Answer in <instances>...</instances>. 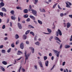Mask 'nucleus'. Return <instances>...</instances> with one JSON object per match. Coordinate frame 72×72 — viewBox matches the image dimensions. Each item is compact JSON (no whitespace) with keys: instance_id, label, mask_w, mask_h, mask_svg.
<instances>
[{"instance_id":"f257e3e1","label":"nucleus","mask_w":72,"mask_h":72,"mask_svg":"<svg viewBox=\"0 0 72 72\" xmlns=\"http://www.w3.org/2000/svg\"><path fill=\"white\" fill-rule=\"evenodd\" d=\"M29 8H30V9H29V11H31L32 10V13L35 16H37V14H36V13H37V12H36V11L34 10H31V9L32 8V6H31V5H30L29 6Z\"/></svg>"},{"instance_id":"f03ea898","label":"nucleus","mask_w":72,"mask_h":72,"mask_svg":"<svg viewBox=\"0 0 72 72\" xmlns=\"http://www.w3.org/2000/svg\"><path fill=\"white\" fill-rule=\"evenodd\" d=\"M24 54L25 57V63H26V60H28L30 55H29V54H27V51H25Z\"/></svg>"},{"instance_id":"7ed1b4c3","label":"nucleus","mask_w":72,"mask_h":72,"mask_svg":"<svg viewBox=\"0 0 72 72\" xmlns=\"http://www.w3.org/2000/svg\"><path fill=\"white\" fill-rule=\"evenodd\" d=\"M59 34L60 36H62V32L59 29H58V32H57L56 36H58Z\"/></svg>"},{"instance_id":"20e7f679","label":"nucleus","mask_w":72,"mask_h":72,"mask_svg":"<svg viewBox=\"0 0 72 72\" xmlns=\"http://www.w3.org/2000/svg\"><path fill=\"white\" fill-rule=\"evenodd\" d=\"M29 49H31V50L32 51V53H34V51L35 50H34V48H33L30 47Z\"/></svg>"},{"instance_id":"39448f33","label":"nucleus","mask_w":72,"mask_h":72,"mask_svg":"<svg viewBox=\"0 0 72 72\" xmlns=\"http://www.w3.org/2000/svg\"><path fill=\"white\" fill-rule=\"evenodd\" d=\"M20 48L22 49H23L24 48V46H23V43H21L20 45Z\"/></svg>"},{"instance_id":"423d86ee","label":"nucleus","mask_w":72,"mask_h":72,"mask_svg":"<svg viewBox=\"0 0 72 72\" xmlns=\"http://www.w3.org/2000/svg\"><path fill=\"white\" fill-rule=\"evenodd\" d=\"M55 40H58V41H59V42H61V40H60V39L58 38V37H55Z\"/></svg>"},{"instance_id":"0eeeda50","label":"nucleus","mask_w":72,"mask_h":72,"mask_svg":"<svg viewBox=\"0 0 72 72\" xmlns=\"http://www.w3.org/2000/svg\"><path fill=\"white\" fill-rule=\"evenodd\" d=\"M23 54L22 52L20 51H18L17 53V55H21V54Z\"/></svg>"},{"instance_id":"6e6552de","label":"nucleus","mask_w":72,"mask_h":72,"mask_svg":"<svg viewBox=\"0 0 72 72\" xmlns=\"http://www.w3.org/2000/svg\"><path fill=\"white\" fill-rule=\"evenodd\" d=\"M18 26L19 27V28L20 29H21L22 28V26H21V25L19 23H18L17 24Z\"/></svg>"},{"instance_id":"1a4fd4ad","label":"nucleus","mask_w":72,"mask_h":72,"mask_svg":"<svg viewBox=\"0 0 72 72\" xmlns=\"http://www.w3.org/2000/svg\"><path fill=\"white\" fill-rule=\"evenodd\" d=\"M66 26L67 28H69L71 26V24L68 22Z\"/></svg>"},{"instance_id":"9d476101","label":"nucleus","mask_w":72,"mask_h":72,"mask_svg":"<svg viewBox=\"0 0 72 72\" xmlns=\"http://www.w3.org/2000/svg\"><path fill=\"white\" fill-rule=\"evenodd\" d=\"M39 10L41 12H45V10L44 9H41V8H40Z\"/></svg>"},{"instance_id":"9b49d317","label":"nucleus","mask_w":72,"mask_h":72,"mask_svg":"<svg viewBox=\"0 0 72 72\" xmlns=\"http://www.w3.org/2000/svg\"><path fill=\"white\" fill-rule=\"evenodd\" d=\"M45 64L46 66L48 67V64H49V61H46L45 62Z\"/></svg>"},{"instance_id":"f8f14e48","label":"nucleus","mask_w":72,"mask_h":72,"mask_svg":"<svg viewBox=\"0 0 72 72\" xmlns=\"http://www.w3.org/2000/svg\"><path fill=\"white\" fill-rule=\"evenodd\" d=\"M39 63L41 67L42 68L43 67H42V63H41V62L40 61H39Z\"/></svg>"},{"instance_id":"ddd939ff","label":"nucleus","mask_w":72,"mask_h":72,"mask_svg":"<svg viewBox=\"0 0 72 72\" xmlns=\"http://www.w3.org/2000/svg\"><path fill=\"white\" fill-rule=\"evenodd\" d=\"M66 7H67V8H71V6H69V5H68V4L67 3H66Z\"/></svg>"},{"instance_id":"4468645a","label":"nucleus","mask_w":72,"mask_h":72,"mask_svg":"<svg viewBox=\"0 0 72 72\" xmlns=\"http://www.w3.org/2000/svg\"><path fill=\"white\" fill-rule=\"evenodd\" d=\"M47 30L49 33H51V32H52V31H51V30L50 29H49V28H48L47 29Z\"/></svg>"},{"instance_id":"2eb2a0df","label":"nucleus","mask_w":72,"mask_h":72,"mask_svg":"<svg viewBox=\"0 0 72 72\" xmlns=\"http://www.w3.org/2000/svg\"><path fill=\"white\" fill-rule=\"evenodd\" d=\"M30 17L31 18H32L33 19V20H35V18L33 16H32V15H30Z\"/></svg>"},{"instance_id":"dca6fc26","label":"nucleus","mask_w":72,"mask_h":72,"mask_svg":"<svg viewBox=\"0 0 72 72\" xmlns=\"http://www.w3.org/2000/svg\"><path fill=\"white\" fill-rule=\"evenodd\" d=\"M38 22L39 24H42V22L41 21H40V20H38Z\"/></svg>"},{"instance_id":"f3484780","label":"nucleus","mask_w":72,"mask_h":72,"mask_svg":"<svg viewBox=\"0 0 72 72\" xmlns=\"http://www.w3.org/2000/svg\"><path fill=\"white\" fill-rule=\"evenodd\" d=\"M60 53V52L58 51L57 53H56V55L57 57H59V53Z\"/></svg>"},{"instance_id":"a211bd4d","label":"nucleus","mask_w":72,"mask_h":72,"mask_svg":"<svg viewBox=\"0 0 72 72\" xmlns=\"http://www.w3.org/2000/svg\"><path fill=\"white\" fill-rule=\"evenodd\" d=\"M24 12L25 13H27L28 12V10L27 9H26L24 10Z\"/></svg>"},{"instance_id":"6ab92c4d","label":"nucleus","mask_w":72,"mask_h":72,"mask_svg":"<svg viewBox=\"0 0 72 72\" xmlns=\"http://www.w3.org/2000/svg\"><path fill=\"white\" fill-rule=\"evenodd\" d=\"M2 11H3L4 12H6V10L5 9V8H2Z\"/></svg>"},{"instance_id":"aec40b11","label":"nucleus","mask_w":72,"mask_h":72,"mask_svg":"<svg viewBox=\"0 0 72 72\" xmlns=\"http://www.w3.org/2000/svg\"><path fill=\"white\" fill-rule=\"evenodd\" d=\"M0 4L1 7H2V6H4V3L3 2H1L0 3Z\"/></svg>"},{"instance_id":"412c9836","label":"nucleus","mask_w":72,"mask_h":72,"mask_svg":"<svg viewBox=\"0 0 72 72\" xmlns=\"http://www.w3.org/2000/svg\"><path fill=\"white\" fill-rule=\"evenodd\" d=\"M65 48H70V46L68 45H66L65 46Z\"/></svg>"},{"instance_id":"4be33fe9","label":"nucleus","mask_w":72,"mask_h":72,"mask_svg":"<svg viewBox=\"0 0 72 72\" xmlns=\"http://www.w3.org/2000/svg\"><path fill=\"white\" fill-rule=\"evenodd\" d=\"M19 36H18V35L17 34H16L15 36V38L16 39H18V38H19Z\"/></svg>"},{"instance_id":"5701e85b","label":"nucleus","mask_w":72,"mask_h":72,"mask_svg":"<svg viewBox=\"0 0 72 72\" xmlns=\"http://www.w3.org/2000/svg\"><path fill=\"white\" fill-rule=\"evenodd\" d=\"M23 39L25 40V39H26V38H27V36L26 35H24L23 36Z\"/></svg>"},{"instance_id":"b1692460","label":"nucleus","mask_w":72,"mask_h":72,"mask_svg":"<svg viewBox=\"0 0 72 72\" xmlns=\"http://www.w3.org/2000/svg\"><path fill=\"white\" fill-rule=\"evenodd\" d=\"M29 28H34V27L33 26L30 25H29Z\"/></svg>"},{"instance_id":"393cba45","label":"nucleus","mask_w":72,"mask_h":72,"mask_svg":"<svg viewBox=\"0 0 72 72\" xmlns=\"http://www.w3.org/2000/svg\"><path fill=\"white\" fill-rule=\"evenodd\" d=\"M11 19L12 20H15V17L13 16H11Z\"/></svg>"},{"instance_id":"a878e982","label":"nucleus","mask_w":72,"mask_h":72,"mask_svg":"<svg viewBox=\"0 0 72 72\" xmlns=\"http://www.w3.org/2000/svg\"><path fill=\"white\" fill-rule=\"evenodd\" d=\"M2 63H3V64H4V65H6V64H7V62H6L5 61H3L2 62Z\"/></svg>"},{"instance_id":"bb28decb","label":"nucleus","mask_w":72,"mask_h":72,"mask_svg":"<svg viewBox=\"0 0 72 72\" xmlns=\"http://www.w3.org/2000/svg\"><path fill=\"white\" fill-rule=\"evenodd\" d=\"M30 34L32 35L33 36H35V34L32 32H31L30 33Z\"/></svg>"},{"instance_id":"cd10ccee","label":"nucleus","mask_w":72,"mask_h":72,"mask_svg":"<svg viewBox=\"0 0 72 72\" xmlns=\"http://www.w3.org/2000/svg\"><path fill=\"white\" fill-rule=\"evenodd\" d=\"M0 15H1V17H3L4 16V14L3 12H0Z\"/></svg>"},{"instance_id":"c85d7f7f","label":"nucleus","mask_w":72,"mask_h":72,"mask_svg":"<svg viewBox=\"0 0 72 72\" xmlns=\"http://www.w3.org/2000/svg\"><path fill=\"white\" fill-rule=\"evenodd\" d=\"M66 3H67V4H69V5L70 6H71L72 5V4L71 3L69 2H66Z\"/></svg>"},{"instance_id":"c756f323","label":"nucleus","mask_w":72,"mask_h":72,"mask_svg":"<svg viewBox=\"0 0 72 72\" xmlns=\"http://www.w3.org/2000/svg\"><path fill=\"white\" fill-rule=\"evenodd\" d=\"M30 31V30H28L27 31H26L25 33L26 35H27L28 34V33H29Z\"/></svg>"},{"instance_id":"7c9ffc66","label":"nucleus","mask_w":72,"mask_h":72,"mask_svg":"<svg viewBox=\"0 0 72 72\" xmlns=\"http://www.w3.org/2000/svg\"><path fill=\"white\" fill-rule=\"evenodd\" d=\"M28 15H25L24 16V18H28Z\"/></svg>"},{"instance_id":"2f4dec72","label":"nucleus","mask_w":72,"mask_h":72,"mask_svg":"<svg viewBox=\"0 0 72 72\" xmlns=\"http://www.w3.org/2000/svg\"><path fill=\"white\" fill-rule=\"evenodd\" d=\"M16 8L17 9H20V10H22V8L20 7H17Z\"/></svg>"},{"instance_id":"473e14b6","label":"nucleus","mask_w":72,"mask_h":72,"mask_svg":"<svg viewBox=\"0 0 72 72\" xmlns=\"http://www.w3.org/2000/svg\"><path fill=\"white\" fill-rule=\"evenodd\" d=\"M35 44L37 45H39L40 44V43L39 42H37L35 43Z\"/></svg>"},{"instance_id":"72a5a7b5","label":"nucleus","mask_w":72,"mask_h":72,"mask_svg":"<svg viewBox=\"0 0 72 72\" xmlns=\"http://www.w3.org/2000/svg\"><path fill=\"white\" fill-rule=\"evenodd\" d=\"M10 13L12 14H14V10H12L11 11Z\"/></svg>"},{"instance_id":"f704fd0d","label":"nucleus","mask_w":72,"mask_h":72,"mask_svg":"<svg viewBox=\"0 0 72 72\" xmlns=\"http://www.w3.org/2000/svg\"><path fill=\"white\" fill-rule=\"evenodd\" d=\"M35 0L34 4H36L37 3H38V0Z\"/></svg>"},{"instance_id":"c9c22d12","label":"nucleus","mask_w":72,"mask_h":72,"mask_svg":"<svg viewBox=\"0 0 72 72\" xmlns=\"http://www.w3.org/2000/svg\"><path fill=\"white\" fill-rule=\"evenodd\" d=\"M14 43H13L12 44H11V46L12 47V48H14L15 46H14Z\"/></svg>"},{"instance_id":"e433bc0d","label":"nucleus","mask_w":72,"mask_h":72,"mask_svg":"<svg viewBox=\"0 0 72 72\" xmlns=\"http://www.w3.org/2000/svg\"><path fill=\"white\" fill-rule=\"evenodd\" d=\"M2 53H5V50H2Z\"/></svg>"},{"instance_id":"4c0bfd02","label":"nucleus","mask_w":72,"mask_h":72,"mask_svg":"<svg viewBox=\"0 0 72 72\" xmlns=\"http://www.w3.org/2000/svg\"><path fill=\"white\" fill-rule=\"evenodd\" d=\"M44 60H46L48 58L47 57H46V56H44Z\"/></svg>"},{"instance_id":"58836bf2","label":"nucleus","mask_w":72,"mask_h":72,"mask_svg":"<svg viewBox=\"0 0 72 72\" xmlns=\"http://www.w3.org/2000/svg\"><path fill=\"white\" fill-rule=\"evenodd\" d=\"M57 4H58V3H56L53 6V8H55V6H57Z\"/></svg>"},{"instance_id":"ea45409f","label":"nucleus","mask_w":72,"mask_h":72,"mask_svg":"<svg viewBox=\"0 0 72 72\" xmlns=\"http://www.w3.org/2000/svg\"><path fill=\"white\" fill-rule=\"evenodd\" d=\"M53 51L54 53H58V51H57L56 50H53Z\"/></svg>"},{"instance_id":"a19ab883","label":"nucleus","mask_w":72,"mask_h":72,"mask_svg":"<svg viewBox=\"0 0 72 72\" xmlns=\"http://www.w3.org/2000/svg\"><path fill=\"white\" fill-rule=\"evenodd\" d=\"M21 68L22 67H21L20 68H19V70H18L17 72H20V71H21Z\"/></svg>"},{"instance_id":"79ce46f5","label":"nucleus","mask_w":72,"mask_h":72,"mask_svg":"<svg viewBox=\"0 0 72 72\" xmlns=\"http://www.w3.org/2000/svg\"><path fill=\"white\" fill-rule=\"evenodd\" d=\"M10 50H11V48H10L7 51L8 53H10Z\"/></svg>"},{"instance_id":"37998d69","label":"nucleus","mask_w":72,"mask_h":72,"mask_svg":"<svg viewBox=\"0 0 72 72\" xmlns=\"http://www.w3.org/2000/svg\"><path fill=\"white\" fill-rule=\"evenodd\" d=\"M27 22H30V18H28L26 20Z\"/></svg>"},{"instance_id":"c03bdc74","label":"nucleus","mask_w":72,"mask_h":72,"mask_svg":"<svg viewBox=\"0 0 72 72\" xmlns=\"http://www.w3.org/2000/svg\"><path fill=\"white\" fill-rule=\"evenodd\" d=\"M63 15H64L63 14V13H61L60 14V17H62L63 16Z\"/></svg>"},{"instance_id":"a18cd8bd","label":"nucleus","mask_w":72,"mask_h":72,"mask_svg":"<svg viewBox=\"0 0 72 72\" xmlns=\"http://www.w3.org/2000/svg\"><path fill=\"white\" fill-rule=\"evenodd\" d=\"M37 36H35V37L34 38V40H35V41H36V40H37L36 39H37Z\"/></svg>"},{"instance_id":"49530a36","label":"nucleus","mask_w":72,"mask_h":72,"mask_svg":"<svg viewBox=\"0 0 72 72\" xmlns=\"http://www.w3.org/2000/svg\"><path fill=\"white\" fill-rule=\"evenodd\" d=\"M5 28V25H3V26L2 27V28L3 29H4V28Z\"/></svg>"},{"instance_id":"de8ad7c7","label":"nucleus","mask_w":72,"mask_h":72,"mask_svg":"<svg viewBox=\"0 0 72 72\" xmlns=\"http://www.w3.org/2000/svg\"><path fill=\"white\" fill-rule=\"evenodd\" d=\"M1 69L3 71H5V69L4 68H1Z\"/></svg>"},{"instance_id":"09e8293b","label":"nucleus","mask_w":72,"mask_h":72,"mask_svg":"<svg viewBox=\"0 0 72 72\" xmlns=\"http://www.w3.org/2000/svg\"><path fill=\"white\" fill-rule=\"evenodd\" d=\"M22 70L23 72H25V69L23 68L22 69Z\"/></svg>"},{"instance_id":"8fccbe9b","label":"nucleus","mask_w":72,"mask_h":72,"mask_svg":"<svg viewBox=\"0 0 72 72\" xmlns=\"http://www.w3.org/2000/svg\"><path fill=\"white\" fill-rule=\"evenodd\" d=\"M3 45L0 46V49H1V48H3Z\"/></svg>"},{"instance_id":"3c124183","label":"nucleus","mask_w":72,"mask_h":72,"mask_svg":"<svg viewBox=\"0 0 72 72\" xmlns=\"http://www.w3.org/2000/svg\"><path fill=\"white\" fill-rule=\"evenodd\" d=\"M65 63H66V62H64L63 63L62 66H64L65 65Z\"/></svg>"},{"instance_id":"603ef678","label":"nucleus","mask_w":72,"mask_h":72,"mask_svg":"<svg viewBox=\"0 0 72 72\" xmlns=\"http://www.w3.org/2000/svg\"><path fill=\"white\" fill-rule=\"evenodd\" d=\"M64 27H66V24L64 22Z\"/></svg>"},{"instance_id":"864d4df0","label":"nucleus","mask_w":72,"mask_h":72,"mask_svg":"<svg viewBox=\"0 0 72 72\" xmlns=\"http://www.w3.org/2000/svg\"><path fill=\"white\" fill-rule=\"evenodd\" d=\"M26 44H29V42H28V41H26Z\"/></svg>"},{"instance_id":"5fc2aeb1","label":"nucleus","mask_w":72,"mask_h":72,"mask_svg":"<svg viewBox=\"0 0 72 72\" xmlns=\"http://www.w3.org/2000/svg\"><path fill=\"white\" fill-rule=\"evenodd\" d=\"M58 7L59 9H61V8L60 7V6H59V4L58 5Z\"/></svg>"},{"instance_id":"6e6d98bb","label":"nucleus","mask_w":72,"mask_h":72,"mask_svg":"<svg viewBox=\"0 0 72 72\" xmlns=\"http://www.w3.org/2000/svg\"><path fill=\"white\" fill-rule=\"evenodd\" d=\"M13 66V64H11V65H9L7 67V68H8V67H10V66Z\"/></svg>"},{"instance_id":"4d7b16f0","label":"nucleus","mask_w":72,"mask_h":72,"mask_svg":"<svg viewBox=\"0 0 72 72\" xmlns=\"http://www.w3.org/2000/svg\"><path fill=\"white\" fill-rule=\"evenodd\" d=\"M52 56V54H51V53H50L49 54V56H50V57H51Z\"/></svg>"},{"instance_id":"13d9d810","label":"nucleus","mask_w":72,"mask_h":72,"mask_svg":"<svg viewBox=\"0 0 72 72\" xmlns=\"http://www.w3.org/2000/svg\"><path fill=\"white\" fill-rule=\"evenodd\" d=\"M21 20V19L19 18V17H18V22H19L20 20Z\"/></svg>"},{"instance_id":"bf43d9fd","label":"nucleus","mask_w":72,"mask_h":72,"mask_svg":"<svg viewBox=\"0 0 72 72\" xmlns=\"http://www.w3.org/2000/svg\"><path fill=\"white\" fill-rule=\"evenodd\" d=\"M69 17L70 18H72V15H69Z\"/></svg>"},{"instance_id":"052dcab7","label":"nucleus","mask_w":72,"mask_h":72,"mask_svg":"<svg viewBox=\"0 0 72 72\" xmlns=\"http://www.w3.org/2000/svg\"><path fill=\"white\" fill-rule=\"evenodd\" d=\"M43 33H45V34H46L47 35H49L50 34V33H46L45 32H43Z\"/></svg>"},{"instance_id":"680f3d73","label":"nucleus","mask_w":72,"mask_h":72,"mask_svg":"<svg viewBox=\"0 0 72 72\" xmlns=\"http://www.w3.org/2000/svg\"><path fill=\"white\" fill-rule=\"evenodd\" d=\"M51 59L52 60H53V59H54V57L52 56L51 58Z\"/></svg>"},{"instance_id":"e2e57ef3","label":"nucleus","mask_w":72,"mask_h":72,"mask_svg":"<svg viewBox=\"0 0 72 72\" xmlns=\"http://www.w3.org/2000/svg\"><path fill=\"white\" fill-rule=\"evenodd\" d=\"M22 58V57H20V58H19L18 59H16V60H17V61L19 60H20V59H21V58Z\"/></svg>"},{"instance_id":"0e129e2a","label":"nucleus","mask_w":72,"mask_h":72,"mask_svg":"<svg viewBox=\"0 0 72 72\" xmlns=\"http://www.w3.org/2000/svg\"><path fill=\"white\" fill-rule=\"evenodd\" d=\"M62 44H61L60 47V49H61L62 48Z\"/></svg>"},{"instance_id":"69168bd1","label":"nucleus","mask_w":72,"mask_h":72,"mask_svg":"<svg viewBox=\"0 0 72 72\" xmlns=\"http://www.w3.org/2000/svg\"><path fill=\"white\" fill-rule=\"evenodd\" d=\"M71 39H70V40L71 41L72 40V35L71 36Z\"/></svg>"},{"instance_id":"338daca9","label":"nucleus","mask_w":72,"mask_h":72,"mask_svg":"<svg viewBox=\"0 0 72 72\" xmlns=\"http://www.w3.org/2000/svg\"><path fill=\"white\" fill-rule=\"evenodd\" d=\"M10 26L11 27H12V23L10 22Z\"/></svg>"},{"instance_id":"774afa93","label":"nucleus","mask_w":72,"mask_h":72,"mask_svg":"<svg viewBox=\"0 0 72 72\" xmlns=\"http://www.w3.org/2000/svg\"><path fill=\"white\" fill-rule=\"evenodd\" d=\"M35 67V69H37V66H36V65H35L34 66Z\"/></svg>"}]
</instances>
